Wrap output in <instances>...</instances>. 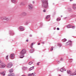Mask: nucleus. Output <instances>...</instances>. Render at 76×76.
<instances>
[{"mask_svg":"<svg viewBox=\"0 0 76 76\" xmlns=\"http://www.w3.org/2000/svg\"><path fill=\"white\" fill-rule=\"evenodd\" d=\"M66 27L67 28H71V25L70 24L67 25L66 26Z\"/></svg>","mask_w":76,"mask_h":76,"instance_id":"obj_12","label":"nucleus"},{"mask_svg":"<svg viewBox=\"0 0 76 76\" xmlns=\"http://www.w3.org/2000/svg\"><path fill=\"white\" fill-rule=\"evenodd\" d=\"M32 3L34 4V3H35V2L34 1H33Z\"/></svg>","mask_w":76,"mask_h":76,"instance_id":"obj_41","label":"nucleus"},{"mask_svg":"<svg viewBox=\"0 0 76 76\" xmlns=\"http://www.w3.org/2000/svg\"><path fill=\"white\" fill-rule=\"evenodd\" d=\"M34 75V73H32L31 74H29L28 75V76H32V75Z\"/></svg>","mask_w":76,"mask_h":76,"instance_id":"obj_19","label":"nucleus"},{"mask_svg":"<svg viewBox=\"0 0 76 76\" xmlns=\"http://www.w3.org/2000/svg\"><path fill=\"white\" fill-rule=\"evenodd\" d=\"M30 53H33L34 51V49H31L30 50Z\"/></svg>","mask_w":76,"mask_h":76,"instance_id":"obj_13","label":"nucleus"},{"mask_svg":"<svg viewBox=\"0 0 76 76\" xmlns=\"http://www.w3.org/2000/svg\"><path fill=\"white\" fill-rule=\"evenodd\" d=\"M20 58H23L24 57V54H26V50L23 49L22 50L21 52H20Z\"/></svg>","mask_w":76,"mask_h":76,"instance_id":"obj_2","label":"nucleus"},{"mask_svg":"<svg viewBox=\"0 0 76 76\" xmlns=\"http://www.w3.org/2000/svg\"><path fill=\"white\" fill-rule=\"evenodd\" d=\"M67 73L68 74H70V70H68L67 71Z\"/></svg>","mask_w":76,"mask_h":76,"instance_id":"obj_27","label":"nucleus"},{"mask_svg":"<svg viewBox=\"0 0 76 76\" xmlns=\"http://www.w3.org/2000/svg\"><path fill=\"white\" fill-rule=\"evenodd\" d=\"M59 29H60L59 28H57V30H59Z\"/></svg>","mask_w":76,"mask_h":76,"instance_id":"obj_38","label":"nucleus"},{"mask_svg":"<svg viewBox=\"0 0 76 76\" xmlns=\"http://www.w3.org/2000/svg\"><path fill=\"white\" fill-rule=\"evenodd\" d=\"M28 8L30 10H32L33 8V7L32 6V4H30L28 5Z\"/></svg>","mask_w":76,"mask_h":76,"instance_id":"obj_6","label":"nucleus"},{"mask_svg":"<svg viewBox=\"0 0 76 76\" xmlns=\"http://www.w3.org/2000/svg\"><path fill=\"white\" fill-rule=\"evenodd\" d=\"M70 1H73V0H69Z\"/></svg>","mask_w":76,"mask_h":76,"instance_id":"obj_43","label":"nucleus"},{"mask_svg":"<svg viewBox=\"0 0 76 76\" xmlns=\"http://www.w3.org/2000/svg\"><path fill=\"white\" fill-rule=\"evenodd\" d=\"M71 28H72V29H75V26H71Z\"/></svg>","mask_w":76,"mask_h":76,"instance_id":"obj_25","label":"nucleus"},{"mask_svg":"<svg viewBox=\"0 0 76 76\" xmlns=\"http://www.w3.org/2000/svg\"><path fill=\"white\" fill-rule=\"evenodd\" d=\"M53 4L54 5V3H53Z\"/></svg>","mask_w":76,"mask_h":76,"instance_id":"obj_47","label":"nucleus"},{"mask_svg":"<svg viewBox=\"0 0 76 76\" xmlns=\"http://www.w3.org/2000/svg\"><path fill=\"white\" fill-rule=\"evenodd\" d=\"M32 63H33L31 61L29 63V65H31V64H32Z\"/></svg>","mask_w":76,"mask_h":76,"instance_id":"obj_28","label":"nucleus"},{"mask_svg":"<svg viewBox=\"0 0 76 76\" xmlns=\"http://www.w3.org/2000/svg\"><path fill=\"white\" fill-rule=\"evenodd\" d=\"M73 8L75 10V9H76V8L75 6H73Z\"/></svg>","mask_w":76,"mask_h":76,"instance_id":"obj_35","label":"nucleus"},{"mask_svg":"<svg viewBox=\"0 0 76 76\" xmlns=\"http://www.w3.org/2000/svg\"><path fill=\"white\" fill-rule=\"evenodd\" d=\"M67 41V39H64V42H66Z\"/></svg>","mask_w":76,"mask_h":76,"instance_id":"obj_32","label":"nucleus"},{"mask_svg":"<svg viewBox=\"0 0 76 76\" xmlns=\"http://www.w3.org/2000/svg\"><path fill=\"white\" fill-rule=\"evenodd\" d=\"M34 69V66H33V67H31L30 68V69H29V70L30 71H31V70H32Z\"/></svg>","mask_w":76,"mask_h":76,"instance_id":"obj_22","label":"nucleus"},{"mask_svg":"<svg viewBox=\"0 0 76 76\" xmlns=\"http://www.w3.org/2000/svg\"><path fill=\"white\" fill-rule=\"evenodd\" d=\"M19 29L21 31H23L24 30V28L23 27L21 26L19 27Z\"/></svg>","mask_w":76,"mask_h":76,"instance_id":"obj_9","label":"nucleus"},{"mask_svg":"<svg viewBox=\"0 0 76 76\" xmlns=\"http://www.w3.org/2000/svg\"><path fill=\"white\" fill-rule=\"evenodd\" d=\"M20 4V5H21L22 6H24V5H25V4H24V3H23V2L21 3Z\"/></svg>","mask_w":76,"mask_h":76,"instance_id":"obj_24","label":"nucleus"},{"mask_svg":"<svg viewBox=\"0 0 76 76\" xmlns=\"http://www.w3.org/2000/svg\"><path fill=\"white\" fill-rule=\"evenodd\" d=\"M14 57H15V54H14L12 53L11 54L10 57L12 59H13V58H14Z\"/></svg>","mask_w":76,"mask_h":76,"instance_id":"obj_7","label":"nucleus"},{"mask_svg":"<svg viewBox=\"0 0 76 76\" xmlns=\"http://www.w3.org/2000/svg\"><path fill=\"white\" fill-rule=\"evenodd\" d=\"M60 20H61V19H60L59 18H58L57 19V20H58V21H59Z\"/></svg>","mask_w":76,"mask_h":76,"instance_id":"obj_31","label":"nucleus"},{"mask_svg":"<svg viewBox=\"0 0 76 76\" xmlns=\"http://www.w3.org/2000/svg\"><path fill=\"white\" fill-rule=\"evenodd\" d=\"M8 56H9L8 55H7L6 57V59H7V60H8Z\"/></svg>","mask_w":76,"mask_h":76,"instance_id":"obj_33","label":"nucleus"},{"mask_svg":"<svg viewBox=\"0 0 76 76\" xmlns=\"http://www.w3.org/2000/svg\"><path fill=\"white\" fill-rule=\"evenodd\" d=\"M38 45H40V43H38Z\"/></svg>","mask_w":76,"mask_h":76,"instance_id":"obj_46","label":"nucleus"},{"mask_svg":"<svg viewBox=\"0 0 76 76\" xmlns=\"http://www.w3.org/2000/svg\"><path fill=\"white\" fill-rule=\"evenodd\" d=\"M27 69V68L26 67H23V69L24 70H26V69Z\"/></svg>","mask_w":76,"mask_h":76,"instance_id":"obj_20","label":"nucleus"},{"mask_svg":"<svg viewBox=\"0 0 76 76\" xmlns=\"http://www.w3.org/2000/svg\"><path fill=\"white\" fill-rule=\"evenodd\" d=\"M5 19L6 20H7V21H9V18H6V17L5 18Z\"/></svg>","mask_w":76,"mask_h":76,"instance_id":"obj_26","label":"nucleus"},{"mask_svg":"<svg viewBox=\"0 0 76 76\" xmlns=\"http://www.w3.org/2000/svg\"><path fill=\"white\" fill-rule=\"evenodd\" d=\"M53 47L52 46L51 48V49H50V51H53Z\"/></svg>","mask_w":76,"mask_h":76,"instance_id":"obj_29","label":"nucleus"},{"mask_svg":"<svg viewBox=\"0 0 76 76\" xmlns=\"http://www.w3.org/2000/svg\"><path fill=\"white\" fill-rule=\"evenodd\" d=\"M12 66H13L12 64L11 63H10L7 64V68H10L12 67Z\"/></svg>","mask_w":76,"mask_h":76,"instance_id":"obj_4","label":"nucleus"},{"mask_svg":"<svg viewBox=\"0 0 76 76\" xmlns=\"http://www.w3.org/2000/svg\"><path fill=\"white\" fill-rule=\"evenodd\" d=\"M6 66V65L5 64H2L0 65V67L2 69H3V68H4V67H5V66Z\"/></svg>","mask_w":76,"mask_h":76,"instance_id":"obj_5","label":"nucleus"},{"mask_svg":"<svg viewBox=\"0 0 76 76\" xmlns=\"http://www.w3.org/2000/svg\"><path fill=\"white\" fill-rule=\"evenodd\" d=\"M45 10H43V12H45Z\"/></svg>","mask_w":76,"mask_h":76,"instance_id":"obj_39","label":"nucleus"},{"mask_svg":"<svg viewBox=\"0 0 76 76\" xmlns=\"http://www.w3.org/2000/svg\"><path fill=\"white\" fill-rule=\"evenodd\" d=\"M69 45L70 47H72V41H69L66 43V45Z\"/></svg>","mask_w":76,"mask_h":76,"instance_id":"obj_3","label":"nucleus"},{"mask_svg":"<svg viewBox=\"0 0 76 76\" xmlns=\"http://www.w3.org/2000/svg\"><path fill=\"white\" fill-rule=\"evenodd\" d=\"M21 76H25L24 75H21Z\"/></svg>","mask_w":76,"mask_h":76,"instance_id":"obj_44","label":"nucleus"},{"mask_svg":"<svg viewBox=\"0 0 76 76\" xmlns=\"http://www.w3.org/2000/svg\"><path fill=\"white\" fill-rule=\"evenodd\" d=\"M22 16H26V15H27V14H26V13L25 12H23V13H22Z\"/></svg>","mask_w":76,"mask_h":76,"instance_id":"obj_10","label":"nucleus"},{"mask_svg":"<svg viewBox=\"0 0 76 76\" xmlns=\"http://www.w3.org/2000/svg\"><path fill=\"white\" fill-rule=\"evenodd\" d=\"M60 71L61 72H64V71H66V69H61L60 70Z\"/></svg>","mask_w":76,"mask_h":76,"instance_id":"obj_15","label":"nucleus"},{"mask_svg":"<svg viewBox=\"0 0 76 76\" xmlns=\"http://www.w3.org/2000/svg\"><path fill=\"white\" fill-rule=\"evenodd\" d=\"M35 44V42H33L31 44V48H32V46L33 45H34Z\"/></svg>","mask_w":76,"mask_h":76,"instance_id":"obj_23","label":"nucleus"},{"mask_svg":"<svg viewBox=\"0 0 76 76\" xmlns=\"http://www.w3.org/2000/svg\"><path fill=\"white\" fill-rule=\"evenodd\" d=\"M61 17H62V15L61 16Z\"/></svg>","mask_w":76,"mask_h":76,"instance_id":"obj_48","label":"nucleus"},{"mask_svg":"<svg viewBox=\"0 0 76 76\" xmlns=\"http://www.w3.org/2000/svg\"><path fill=\"white\" fill-rule=\"evenodd\" d=\"M39 63H40V62H38L37 63V66H39Z\"/></svg>","mask_w":76,"mask_h":76,"instance_id":"obj_30","label":"nucleus"},{"mask_svg":"<svg viewBox=\"0 0 76 76\" xmlns=\"http://www.w3.org/2000/svg\"><path fill=\"white\" fill-rule=\"evenodd\" d=\"M8 76H15V75L13 73H12L11 74H9L8 75Z\"/></svg>","mask_w":76,"mask_h":76,"instance_id":"obj_8","label":"nucleus"},{"mask_svg":"<svg viewBox=\"0 0 76 76\" xmlns=\"http://www.w3.org/2000/svg\"><path fill=\"white\" fill-rule=\"evenodd\" d=\"M26 41L27 42H28V39H27V40H26Z\"/></svg>","mask_w":76,"mask_h":76,"instance_id":"obj_40","label":"nucleus"},{"mask_svg":"<svg viewBox=\"0 0 76 76\" xmlns=\"http://www.w3.org/2000/svg\"><path fill=\"white\" fill-rule=\"evenodd\" d=\"M42 6L44 8H47L48 6V3L47 0H42Z\"/></svg>","mask_w":76,"mask_h":76,"instance_id":"obj_1","label":"nucleus"},{"mask_svg":"<svg viewBox=\"0 0 76 76\" xmlns=\"http://www.w3.org/2000/svg\"><path fill=\"white\" fill-rule=\"evenodd\" d=\"M30 37H32V35H30Z\"/></svg>","mask_w":76,"mask_h":76,"instance_id":"obj_45","label":"nucleus"},{"mask_svg":"<svg viewBox=\"0 0 76 76\" xmlns=\"http://www.w3.org/2000/svg\"><path fill=\"white\" fill-rule=\"evenodd\" d=\"M61 45L60 44H58V46H59L60 47H61Z\"/></svg>","mask_w":76,"mask_h":76,"instance_id":"obj_36","label":"nucleus"},{"mask_svg":"<svg viewBox=\"0 0 76 76\" xmlns=\"http://www.w3.org/2000/svg\"><path fill=\"white\" fill-rule=\"evenodd\" d=\"M0 74H1V75H2L3 76H4V75H5V73H4V72H0Z\"/></svg>","mask_w":76,"mask_h":76,"instance_id":"obj_16","label":"nucleus"},{"mask_svg":"<svg viewBox=\"0 0 76 76\" xmlns=\"http://www.w3.org/2000/svg\"><path fill=\"white\" fill-rule=\"evenodd\" d=\"M12 1L13 3H16V1L15 0H12Z\"/></svg>","mask_w":76,"mask_h":76,"instance_id":"obj_21","label":"nucleus"},{"mask_svg":"<svg viewBox=\"0 0 76 76\" xmlns=\"http://www.w3.org/2000/svg\"><path fill=\"white\" fill-rule=\"evenodd\" d=\"M42 44H45V42H42Z\"/></svg>","mask_w":76,"mask_h":76,"instance_id":"obj_37","label":"nucleus"},{"mask_svg":"<svg viewBox=\"0 0 76 76\" xmlns=\"http://www.w3.org/2000/svg\"><path fill=\"white\" fill-rule=\"evenodd\" d=\"M73 6H76V4H73Z\"/></svg>","mask_w":76,"mask_h":76,"instance_id":"obj_42","label":"nucleus"},{"mask_svg":"<svg viewBox=\"0 0 76 76\" xmlns=\"http://www.w3.org/2000/svg\"><path fill=\"white\" fill-rule=\"evenodd\" d=\"M50 17V15H47L46 17V19H48Z\"/></svg>","mask_w":76,"mask_h":76,"instance_id":"obj_18","label":"nucleus"},{"mask_svg":"<svg viewBox=\"0 0 76 76\" xmlns=\"http://www.w3.org/2000/svg\"><path fill=\"white\" fill-rule=\"evenodd\" d=\"M60 60V61H63V59L62 58H61Z\"/></svg>","mask_w":76,"mask_h":76,"instance_id":"obj_34","label":"nucleus"},{"mask_svg":"<svg viewBox=\"0 0 76 76\" xmlns=\"http://www.w3.org/2000/svg\"><path fill=\"white\" fill-rule=\"evenodd\" d=\"M5 17H1L0 18L1 19H2V20H3V19H5Z\"/></svg>","mask_w":76,"mask_h":76,"instance_id":"obj_17","label":"nucleus"},{"mask_svg":"<svg viewBox=\"0 0 76 76\" xmlns=\"http://www.w3.org/2000/svg\"><path fill=\"white\" fill-rule=\"evenodd\" d=\"M9 72L10 73H12L13 72V69H11L9 70Z\"/></svg>","mask_w":76,"mask_h":76,"instance_id":"obj_11","label":"nucleus"},{"mask_svg":"<svg viewBox=\"0 0 76 76\" xmlns=\"http://www.w3.org/2000/svg\"><path fill=\"white\" fill-rule=\"evenodd\" d=\"M71 75H76V69L75 70V72L74 73H72Z\"/></svg>","mask_w":76,"mask_h":76,"instance_id":"obj_14","label":"nucleus"}]
</instances>
